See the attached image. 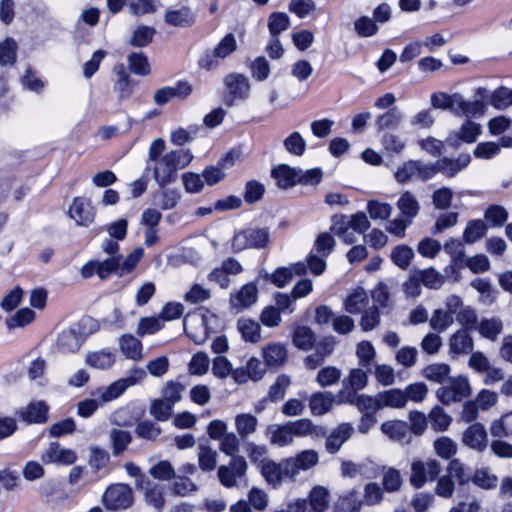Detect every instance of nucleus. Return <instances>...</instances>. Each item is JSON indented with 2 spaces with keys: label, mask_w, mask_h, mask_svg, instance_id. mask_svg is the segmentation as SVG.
<instances>
[{
  "label": "nucleus",
  "mask_w": 512,
  "mask_h": 512,
  "mask_svg": "<svg viewBox=\"0 0 512 512\" xmlns=\"http://www.w3.org/2000/svg\"><path fill=\"white\" fill-rule=\"evenodd\" d=\"M486 97L488 103L497 110H505L512 106V89L508 87L500 86Z\"/></svg>",
  "instance_id": "a19ab883"
},
{
  "label": "nucleus",
  "mask_w": 512,
  "mask_h": 512,
  "mask_svg": "<svg viewBox=\"0 0 512 512\" xmlns=\"http://www.w3.org/2000/svg\"><path fill=\"white\" fill-rule=\"evenodd\" d=\"M397 208L400 211V216L413 221L419 213L420 204L410 191H405L397 201Z\"/></svg>",
  "instance_id": "f704fd0d"
},
{
  "label": "nucleus",
  "mask_w": 512,
  "mask_h": 512,
  "mask_svg": "<svg viewBox=\"0 0 512 512\" xmlns=\"http://www.w3.org/2000/svg\"><path fill=\"white\" fill-rule=\"evenodd\" d=\"M165 22L174 27H188L191 26L195 17L191 10L187 7H181L179 9H169L164 15Z\"/></svg>",
  "instance_id": "473e14b6"
},
{
  "label": "nucleus",
  "mask_w": 512,
  "mask_h": 512,
  "mask_svg": "<svg viewBox=\"0 0 512 512\" xmlns=\"http://www.w3.org/2000/svg\"><path fill=\"white\" fill-rule=\"evenodd\" d=\"M237 327L245 341L256 343L261 338L260 325L250 319L238 320Z\"/></svg>",
  "instance_id": "8fccbe9b"
},
{
  "label": "nucleus",
  "mask_w": 512,
  "mask_h": 512,
  "mask_svg": "<svg viewBox=\"0 0 512 512\" xmlns=\"http://www.w3.org/2000/svg\"><path fill=\"white\" fill-rule=\"evenodd\" d=\"M97 261V276L100 279H106L111 274L115 273L119 275L120 271V261H121V255H116L113 257H109L105 260H96Z\"/></svg>",
  "instance_id": "6e6d98bb"
},
{
  "label": "nucleus",
  "mask_w": 512,
  "mask_h": 512,
  "mask_svg": "<svg viewBox=\"0 0 512 512\" xmlns=\"http://www.w3.org/2000/svg\"><path fill=\"white\" fill-rule=\"evenodd\" d=\"M290 26V19L286 13L274 12L269 16L268 29L271 36H277Z\"/></svg>",
  "instance_id": "680f3d73"
},
{
  "label": "nucleus",
  "mask_w": 512,
  "mask_h": 512,
  "mask_svg": "<svg viewBox=\"0 0 512 512\" xmlns=\"http://www.w3.org/2000/svg\"><path fill=\"white\" fill-rule=\"evenodd\" d=\"M298 169L281 164L272 170V176L280 188L286 189L297 183Z\"/></svg>",
  "instance_id": "c9c22d12"
},
{
  "label": "nucleus",
  "mask_w": 512,
  "mask_h": 512,
  "mask_svg": "<svg viewBox=\"0 0 512 512\" xmlns=\"http://www.w3.org/2000/svg\"><path fill=\"white\" fill-rule=\"evenodd\" d=\"M94 320L89 317L82 318L78 323L61 331L57 338V348L62 352L77 351L86 337L91 333L85 331V328L92 327Z\"/></svg>",
  "instance_id": "7ed1b4c3"
},
{
  "label": "nucleus",
  "mask_w": 512,
  "mask_h": 512,
  "mask_svg": "<svg viewBox=\"0 0 512 512\" xmlns=\"http://www.w3.org/2000/svg\"><path fill=\"white\" fill-rule=\"evenodd\" d=\"M136 485L144 491L145 500L149 505L157 509L164 505V487L162 485L153 483L145 477L137 479Z\"/></svg>",
  "instance_id": "aec40b11"
},
{
  "label": "nucleus",
  "mask_w": 512,
  "mask_h": 512,
  "mask_svg": "<svg viewBox=\"0 0 512 512\" xmlns=\"http://www.w3.org/2000/svg\"><path fill=\"white\" fill-rule=\"evenodd\" d=\"M361 506L362 502L358 497V492L351 490L338 498L335 509L337 512H360Z\"/></svg>",
  "instance_id": "49530a36"
},
{
  "label": "nucleus",
  "mask_w": 512,
  "mask_h": 512,
  "mask_svg": "<svg viewBox=\"0 0 512 512\" xmlns=\"http://www.w3.org/2000/svg\"><path fill=\"white\" fill-rule=\"evenodd\" d=\"M443 249L451 256V264L445 268V272H454L455 267L462 265L466 257L463 243L459 239L450 238L444 243Z\"/></svg>",
  "instance_id": "7c9ffc66"
},
{
  "label": "nucleus",
  "mask_w": 512,
  "mask_h": 512,
  "mask_svg": "<svg viewBox=\"0 0 512 512\" xmlns=\"http://www.w3.org/2000/svg\"><path fill=\"white\" fill-rule=\"evenodd\" d=\"M235 429L242 440L256 432L258 419L249 413H240L235 416Z\"/></svg>",
  "instance_id": "e433bc0d"
},
{
  "label": "nucleus",
  "mask_w": 512,
  "mask_h": 512,
  "mask_svg": "<svg viewBox=\"0 0 512 512\" xmlns=\"http://www.w3.org/2000/svg\"><path fill=\"white\" fill-rule=\"evenodd\" d=\"M315 342L314 332L307 326H298L293 334L294 345L302 350L312 348Z\"/></svg>",
  "instance_id": "5fc2aeb1"
},
{
  "label": "nucleus",
  "mask_w": 512,
  "mask_h": 512,
  "mask_svg": "<svg viewBox=\"0 0 512 512\" xmlns=\"http://www.w3.org/2000/svg\"><path fill=\"white\" fill-rule=\"evenodd\" d=\"M481 134V126L471 120H466L459 130L455 133H451L447 138V141L452 146H459L460 142L474 143L478 136Z\"/></svg>",
  "instance_id": "dca6fc26"
},
{
  "label": "nucleus",
  "mask_w": 512,
  "mask_h": 512,
  "mask_svg": "<svg viewBox=\"0 0 512 512\" xmlns=\"http://www.w3.org/2000/svg\"><path fill=\"white\" fill-rule=\"evenodd\" d=\"M262 356L269 367H279L287 361V350L283 344L270 343L263 347Z\"/></svg>",
  "instance_id": "c756f323"
},
{
  "label": "nucleus",
  "mask_w": 512,
  "mask_h": 512,
  "mask_svg": "<svg viewBox=\"0 0 512 512\" xmlns=\"http://www.w3.org/2000/svg\"><path fill=\"white\" fill-rule=\"evenodd\" d=\"M314 426L310 419L301 418L282 425H272L268 428L271 444L278 447L289 446L295 437H306L313 434Z\"/></svg>",
  "instance_id": "f03ea898"
},
{
  "label": "nucleus",
  "mask_w": 512,
  "mask_h": 512,
  "mask_svg": "<svg viewBox=\"0 0 512 512\" xmlns=\"http://www.w3.org/2000/svg\"><path fill=\"white\" fill-rule=\"evenodd\" d=\"M487 233V225L482 220H471L467 223L463 232V241L473 244L483 238Z\"/></svg>",
  "instance_id": "de8ad7c7"
},
{
  "label": "nucleus",
  "mask_w": 512,
  "mask_h": 512,
  "mask_svg": "<svg viewBox=\"0 0 512 512\" xmlns=\"http://www.w3.org/2000/svg\"><path fill=\"white\" fill-rule=\"evenodd\" d=\"M104 506L111 511H119L129 508L133 503L131 488L122 483L109 486L103 495Z\"/></svg>",
  "instance_id": "39448f33"
},
{
  "label": "nucleus",
  "mask_w": 512,
  "mask_h": 512,
  "mask_svg": "<svg viewBox=\"0 0 512 512\" xmlns=\"http://www.w3.org/2000/svg\"><path fill=\"white\" fill-rule=\"evenodd\" d=\"M416 272L421 280V283L429 289H440L445 283V276L433 267Z\"/></svg>",
  "instance_id": "09e8293b"
},
{
  "label": "nucleus",
  "mask_w": 512,
  "mask_h": 512,
  "mask_svg": "<svg viewBox=\"0 0 512 512\" xmlns=\"http://www.w3.org/2000/svg\"><path fill=\"white\" fill-rule=\"evenodd\" d=\"M240 437L238 434L234 432H227L220 440H219V449L227 456L237 457V453L240 449Z\"/></svg>",
  "instance_id": "052dcab7"
},
{
  "label": "nucleus",
  "mask_w": 512,
  "mask_h": 512,
  "mask_svg": "<svg viewBox=\"0 0 512 512\" xmlns=\"http://www.w3.org/2000/svg\"><path fill=\"white\" fill-rule=\"evenodd\" d=\"M156 34V29L148 25H138L132 32L129 44L134 47L148 46Z\"/></svg>",
  "instance_id": "37998d69"
},
{
  "label": "nucleus",
  "mask_w": 512,
  "mask_h": 512,
  "mask_svg": "<svg viewBox=\"0 0 512 512\" xmlns=\"http://www.w3.org/2000/svg\"><path fill=\"white\" fill-rule=\"evenodd\" d=\"M193 155L189 149L172 150L153 163L154 179L160 186H165L177 178V171L190 164Z\"/></svg>",
  "instance_id": "f257e3e1"
},
{
  "label": "nucleus",
  "mask_w": 512,
  "mask_h": 512,
  "mask_svg": "<svg viewBox=\"0 0 512 512\" xmlns=\"http://www.w3.org/2000/svg\"><path fill=\"white\" fill-rule=\"evenodd\" d=\"M405 402L409 400L419 403L424 401L428 394L427 385L423 382H415L406 386L403 390Z\"/></svg>",
  "instance_id": "774afa93"
},
{
  "label": "nucleus",
  "mask_w": 512,
  "mask_h": 512,
  "mask_svg": "<svg viewBox=\"0 0 512 512\" xmlns=\"http://www.w3.org/2000/svg\"><path fill=\"white\" fill-rule=\"evenodd\" d=\"M354 428L350 423L344 422L332 430L325 442V448L328 453H337L342 445L351 438Z\"/></svg>",
  "instance_id": "2eb2a0df"
},
{
  "label": "nucleus",
  "mask_w": 512,
  "mask_h": 512,
  "mask_svg": "<svg viewBox=\"0 0 512 512\" xmlns=\"http://www.w3.org/2000/svg\"><path fill=\"white\" fill-rule=\"evenodd\" d=\"M449 354L452 358L466 355L473 351L474 341L466 329H458L448 340Z\"/></svg>",
  "instance_id": "ddd939ff"
},
{
  "label": "nucleus",
  "mask_w": 512,
  "mask_h": 512,
  "mask_svg": "<svg viewBox=\"0 0 512 512\" xmlns=\"http://www.w3.org/2000/svg\"><path fill=\"white\" fill-rule=\"evenodd\" d=\"M382 476V484L387 492L393 493L400 489L402 485V478L397 469L384 467Z\"/></svg>",
  "instance_id": "e2e57ef3"
},
{
  "label": "nucleus",
  "mask_w": 512,
  "mask_h": 512,
  "mask_svg": "<svg viewBox=\"0 0 512 512\" xmlns=\"http://www.w3.org/2000/svg\"><path fill=\"white\" fill-rule=\"evenodd\" d=\"M470 161L469 154H460L456 159L442 158L438 160V170L447 177H454L465 169Z\"/></svg>",
  "instance_id": "c85d7f7f"
},
{
  "label": "nucleus",
  "mask_w": 512,
  "mask_h": 512,
  "mask_svg": "<svg viewBox=\"0 0 512 512\" xmlns=\"http://www.w3.org/2000/svg\"><path fill=\"white\" fill-rule=\"evenodd\" d=\"M246 472V460L242 456H237L231 458L227 465H221L218 468V478L224 487L232 488L238 486V480L244 478Z\"/></svg>",
  "instance_id": "0eeeda50"
},
{
  "label": "nucleus",
  "mask_w": 512,
  "mask_h": 512,
  "mask_svg": "<svg viewBox=\"0 0 512 512\" xmlns=\"http://www.w3.org/2000/svg\"><path fill=\"white\" fill-rule=\"evenodd\" d=\"M480 99L467 101L460 94L456 102L457 108L455 115L467 117H480L485 114L487 106L483 99L487 96V90L484 87H478L475 93Z\"/></svg>",
  "instance_id": "f8f14e48"
},
{
  "label": "nucleus",
  "mask_w": 512,
  "mask_h": 512,
  "mask_svg": "<svg viewBox=\"0 0 512 512\" xmlns=\"http://www.w3.org/2000/svg\"><path fill=\"white\" fill-rule=\"evenodd\" d=\"M472 392L467 377L459 375L449 377L446 384L436 390L437 399L444 405L460 402Z\"/></svg>",
  "instance_id": "20e7f679"
},
{
  "label": "nucleus",
  "mask_w": 512,
  "mask_h": 512,
  "mask_svg": "<svg viewBox=\"0 0 512 512\" xmlns=\"http://www.w3.org/2000/svg\"><path fill=\"white\" fill-rule=\"evenodd\" d=\"M128 65L132 73L146 76L150 73V65L146 55L142 52H134L128 56Z\"/></svg>",
  "instance_id": "4d7b16f0"
},
{
  "label": "nucleus",
  "mask_w": 512,
  "mask_h": 512,
  "mask_svg": "<svg viewBox=\"0 0 512 512\" xmlns=\"http://www.w3.org/2000/svg\"><path fill=\"white\" fill-rule=\"evenodd\" d=\"M458 97L459 94L448 95L443 92L434 93L431 96V105L436 109L451 110L455 114Z\"/></svg>",
  "instance_id": "13d9d810"
},
{
  "label": "nucleus",
  "mask_w": 512,
  "mask_h": 512,
  "mask_svg": "<svg viewBox=\"0 0 512 512\" xmlns=\"http://www.w3.org/2000/svg\"><path fill=\"white\" fill-rule=\"evenodd\" d=\"M453 322L454 318L451 313L439 308L433 311L429 324L433 330L441 333L446 331L453 324Z\"/></svg>",
  "instance_id": "3c124183"
},
{
  "label": "nucleus",
  "mask_w": 512,
  "mask_h": 512,
  "mask_svg": "<svg viewBox=\"0 0 512 512\" xmlns=\"http://www.w3.org/2000/svg\"><path fill=\"white\" fill-rule=\"evenodd\" d=\"M306 265L304 263H296L292 265L291 267H281L276 269L271 275H270V281L276 285L277 287H284L287 285L291 280L293 274L301 275L306 272Z\"/></svg>",
  "instance_id": "2f4dec72"
},
{
  "label": "nucleus",
  "mask_w": 512,
  "mask_h": 512,
  "mask_svg": "<svg viewBox=\"0 0 512 512\" xmlns=\"http://www.w3.org/2000/svg\"><path fill=\"white\" fill-rule=\"evenodd\" d=\"M428 420L433 430L443 432L450 426L452 417L442 407L437 405L430 410Z\"/></svg>",
  "instance_id": "a18cd8bd"
},
{
  "label": "nucleus",
  "mask_w": 512,
  "mask_h": 512,
  "mask_svg": "<svg viewBox=\"0 0 512 512\" xmlns=\"http://www.w3.org/2000/svg\"><path fill=\"white\" fill-rule=\"evenodd\" d=\"M128 389V384L120 378L108 386L98 387L91 392V395L97 397L102 403L106 404L119 398Z\"/></svg>",
  "instance_id": "b1692460"
},
{
  "label": "nucleus",
  "mask_w": 512,
  "mask_h": 512,
  "mask_svg": "<svg viewBox=\"0 0 512 512\" xmlns=\"http://www.w3.org/2000/svg\"><path fill=\"white\" fill-rule=\"evenodd\" d=\"M368 371L362 368L351 369L348 376L342 381L341 390L354 393L363 390L368 384Z\"/></svg>",
  "instance_id": "cd10ccee"
},
{
  "label": "nucleus",
  "mask_w": 512,
  "mask_h": 512,
  "mask_svg": "<svg viewBox=\"0 0 512 512\" xmlns=\"http://www.w3.org/2000/svg\"><path fill=\"white\" fill-rule=\"evenodd\" d=\"M227 89L225 103L233 106L236 101H243L249 97L250 83L246 76L239 73H230L224 78Z\"/></svg>",
  "instance_id": "6e6552de"
},
{
  "label": "nucleus",
  "mask_w": 512,
  "mask_h": 512,
  "mask_svg": "<svg viewBox=\"0 0 512 512\" xmlns=\"http://www.w3.org/2000/svg\"><path fill=\"white\" fill-rule=\"evenodd\" d=\"M414 257V251L407 245H398L391 252L392 262L401 269H406Z\"/></svg>",
  "instance_id": "bf43d9fd"
},
{
  "label": "nucleus",
  "mask_w": 512,
  "mask_h": 512,
  "mask_svg": "<svg viewBox=\"0 0 512 512\" xmlns=\"http://www.w3.org/2000/svg\"><path fill=\"white\" fill-rule=\"evenodd\" d=\"M342 376V371L334 366H326L322 368L316 376V383L322 387H329L337 384Z\"/></svg>",
  "instance_id": "603ef678"
},
{
  "label": "nucleus",
  "mask_w": 512,
  "mask_h": 512,
  "mask_svg": "<svg viewBox=\"0 0 512 512\" xmlns=\"http://www.w3.org/2000/svg\"><path fill=\"white\" fill-rule=\"evenodd\" d=\"M337 398L339 404L347 403L353 405L363 414H375L378 410L381 409L378 394L375 396H370L366 394H357L354 392H346L345 390H340L337 394Z\"/></svg>",
  "instance_id": "1a4fd4ad"
},
{
  "label": "nucleus",
  "mask_w": 512,
  "mask_h": 512,
  "mask_svg": "<svg viewBox=\"0 0 512 512\" xmlns=\"http://www.w3.org/2000/svg\"><path fill=\"white\" fill-rule=\"evenodd\" d=\"M286 468V459L279 463L269 460L262 464L261 472L266 481L276 487L285 479L290 480V473L286 472Z\"/></svg>",
  "instance_id": "6ab92c4d"
},
{
  "label": "nucleus",
  "mask_w": 512,
  "mask_h": 512,
  "mask_svg": "<svg viewBox=\"0 0 512 512\" xmlns=\"http://www.w3.org/2000/svg\"><path fill=\"white\" fill-rule=\"evenodd\" d=\"M433 447L435 453L443 459H450L457 452V444L447 436L436 439Z\"/></svg>",
  "instance_id": "0e129e2a"
},
{
  "label": "nucleus",
  "mask_w": 512,
  "mask_h": 512,
  "mask_svg": "<svg viewBox=\"0 0 512 512\" xmlns=\"http://www.w3.org/2000/svg\"><path fill=\"white\" fill-rule=\"evenodd\" d=\"M440 472V463L435 459L414 461L411 464L410 483L414 488H421L427 481H433Z\"/></svg>",
  "instance_id": "423d86ee"
},
{
  "label": "nucleus",
  "mask_w": 512,
  "mask_h": 512,
  "mask_svg": "<svg viewBox=\"0 0 512 512\" xmlns=\"http://www.w3.org/2000/svg\"><path fill=\"white\" fill-rule=\"evenodd\" d=\"M356 355L359 359V364L370 370V365L376 356V351L374 346L369 341H361L357 344L356 347Z\"/></svg>",
  "instance_id": "69168bd1"
},
{
  "label": "nucleus",
  "mask_w": 512,
  "mask_h": 512,
  "mask_svg": "<svg viewBox=\"0 0 512 512\" xmlns=\"http://www.w3.org/2000/svg\"><path fill=\"white\" fill-rule=\"evenodd\" d=\"M329 490L321 485L314 486L309 495V507L311 512H325L329 507Z\"/></svg>",
  "instance_id": "72a5a7b5"
},
{
  "label": "nucleus",
  "mask_w": 512,
  "mask_h": 512,
  "mask_svg": "<svg viewBox=\"0 0 512 512\" xmlns=\"http://www.w3.org/2000/svg\"><path fill=\"white\" fill-rule=\"evenodd\" d=\"M490 434L495 438L512 437V412L493 420L490 424Z\"/></svg>",
  "instance_id": "c03bdc74"
},
{
  "label": "nucleus",
  "mask_w": 512,
  "mask_h": 512,
  "mask_svg": "<svg viewBox=\"0 0 512 512\" xmlns=\"http://www.w3.org/2000/svg\"><path fill=\"white\" fill-rule=\"evenodd\" d=\"M463 443L476 451H483L488 444V435L483 424L476 422L463 432Z\"/></svg>",
  "instance_id": "4468645a"
},
{
  "label": "nucleus",
  "mask_w": 512,
  "mask_h": 512,
  "mask_svg": "<svg viewBox=\"0 0 512 512\" xmlns=\"http://www.w3.org/2000/svg\"><path fill=\"white\" fill-rule=\"evenodd\" d=\"M381 409L385 407L402 409L406 406L402 389H388L378 393Z\"/></svg>",
  "instance_id": "ea45409f"
},
{
  "label": "nucleus",
  "mask_w": 512,
  "mask_h": 512,
  "mask_svg": "<svg viewBox=\"0 0 512 512\" xmlns=\"http://www.w3.org/2000/svg\"><path fill=\"white\" fill-rule=\"evenodd\" d=\"M69 215L78 225L88 226L93 222L95 213L89 201L77 197L70 206Z\"/></svg>",
  "instance_id": "a211bd4d"
},
{
  "label": "nucleus",
  "mask_w": 512,
  "mask_h": 512,
  "mask_svg": "<svg viewBox=\"0 0 512 512\" xmlns=\"http://www.w3.org/2000/svg\"><path fill=\"white\" fill-rule=\"evenodd\" d=\"M48 406L43 401L31 402L17 411V415L28 424H40L47 421Z\"/></svg>",
  "instance_id": "412c9836"
},
{
  "label": "nucleus",
  "mask_w": 512,
  "mask_h": 512,
  "mask_svg": "<svg viewBox=\"0 0 512 512\" xmlns=\"http://www.w3.org/2000/svg\"><path fill=\"white\" fill-rule=\"evenodd\" d=\"M319 456L315 450H303L293 457L286 458V472L290 480H295L301 471H307L318 464Z\"/></svg>",
  "instance_id": "9d476101"
},
{
  "label": "nucleus",
  "mask_w": 512,
  "mask_h": 512,
  "mask_svg": "<svg viewBox=\"0 0 512 512\" xmlns=\"http://www.w3.org/2000/svg\"><path fill=\"white\" fill-rule=\"evenodd\" d=\"M381 431L390 439L399 442H409L410 429L406 422L401 420L386 421L381 425Z\"/></svg>",
  "instance_id": "bb28decb"
},
{
  "label": "nucleus",
  "mask_w": 512,
  "mask_h": 512,
  "mask_svg": "<svg viewBox=\"0 0 512 512\" xmlns=\"http://www.w3.org/2000/svg\"><path fill=\"white\" fill-rule=\"evenodd\" d=\"M116 352L111 349L88 351L85 356V364L97 370H108L116 362Z\"/></svg>",
  "instance_id": "f3484780"
},
{
  "label": "nucleus",
  "mask_w": 512,
  "mask_h": 512,
  "mask_svg": "<svg viewBox=\"0 0 512 512\" xmlns=\"http://www.w3.org/2000/svg\"><path fill=\"white\" fill-rule=\"evenodd\" d=\"M403 119L402 113L398 108L393 107L387 112L380 114L376 117L375 126L378 131L387 129H396L399 127Z\"/></svg>",
  "instance_id": "79ce46f5"
},
{
  "label": "nucleus",
  "mask_w": 512,
  "mask_h": 512,
  "mask_svg": "<svg viewBox=\"0 0 512 512\" xmlns=\"http://www.w3.org/2000/svg\"><path fill=\"white\" fill-rule=\"evenodd\" d=\"M198 464L203 471H212L217 464V452L208 445L198 447Z\"/></svg>",
  "instance_id": "864d4df0"
},
{
  "label": "nucleus",
  "mask_w": 512,
  "mask_h": 512,
  "mask_svg": "<svg viewBox=\"0 0 512 512\" xmlns=\"http://www.w3.org/2000/svg\"><path fill=\"white\" fill-rule=\"evenodd\" d=\"M110 440L112 442L114 455H119L126 450L132 440V437L128 431L112 429L110 432Z\"/></svg>",
  "instance_id": "338daca9"
},
{
  "label": "nucleus",
  "mask_w": 512,
  "mask_h": 512,
  "mask_svg": "<svg viewBox=\"0 0 512 512\" xmlns=\"http://www.w3.org/2000/svg\"><path fill=\"white\" fill-rule=\"evenodd\" d=\"M119 349L128 359L139 361L143 357L141 341L131 334H124L119 338Z\"/></svg>",
  "instance_id": "a878e982"
},
{
  "label": "nucleus",
  "mask_w": 512,
  "mask_h": 512,
  "mask_svg": "<svg viewBox=\"0 0 512 512\" xmlns=\"http://www.w3.org/2000/svg\"><path fill=\"white\" fill-rule=\"evenodd\" d=\"M308 402L311 414L322 416L333 408L336 400L331 392H315L309 396Z\"/></svg>",
  "instance_id": "4be33fe9"
},
{
  "label": "nucleus",
  "mask_w": 512,
  "mask_h": 512,
  "mask_svg": "<svg viewBox=\"0 0 512 512\" xmlns=\"http://www.w3.org/2000/svg\"><path fill=\"white\" fill-rule=\"evenodd\" d=\"M450 372L451 367L448 364L433 363L422 370V376L428 381L443 385L448 380Z\"/></svg>",
  "instance_id": "58836bf2"
},
{
  "label": "nucleus",
  "mask_w": 512,
  "mask_h": 512,
  "mask_svg": "<svg viewBox=\"0 0 512 512\" xmlns=\"http://www.w3.org/2000/svg\"><path fill=\"white\" fill-rule=\"evenodd\" d=\"M370 299L362 287L352 289L344 300V308L350 314H359L369 305Z\"/></svg>",
  "instance_id": "5701e85b"
},
{
  "label": "nucleus",
  "mask_w": 512,
  "mask_h": 512,
  "mask_svg": "<svg viewBox=\"0 0 512 512\" xmlns=\"http://www.w3.org/2000/svg\"><path fill=\"white\" fill-rule=\"evenodd\" d=\"M258 296L256 285L248 283L244 285L235 295L231 296L230 304L237 311L253 305Z\"/></svg>",
  "instance_id": "393cba45"
},
{
  "label": "nucleus",
  "mask_w": 512,
  "mask_h": 512,
  "mask_svg": "<svg viewBox=\"0 0 512 512\" xmlns=\"http://www.w3.org/2000/svg\"><path fill=\"white\" fill-rule=\"evenodd\" d=\"M476 329L482 337L495 341L503 331V323L497 317L483 318L478 323Z\"/></svg>",
  "instance_id": "4c0bfd02"
},
{
  "label": "nucleus",
  "mask_w": 512,
  "mask_h": 512,
  "mask_svg": "<svg viewBox=\"0 0 512 512\" xmlns=\"http://www.w3.org/2000/svg\"><path fill=\"white\" fill-rule=\"evenodd\" d=\"M41 460L45 464L68 466L76 462L77 454L72 449L62 447L58 442H52L42 453Z\"/></svg>",
  "instance_id": "9b49d317"
}]
</instances>
